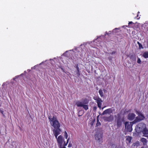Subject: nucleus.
I'll return each instance as SVG.
<instances>
[{"label": "nucleus", "mask_w": 148, "mask_h": 148, "mask_svg": "<svg viewBox=\"0 0 148 148\" xmlns=\"http://www.w3.org/2000/svg\"><path fill=\"white\" fill-rule=\"evenodd\" d=\"M95 137L96 140H97L99 143H101L103 142V135L101 134H95Z\"/></svg>", "instance_id": "7"}, {"label": "nucleus", "mask_w": 148, "mask_h": 148, "mask_svg": "<svg viewBox=\"0 0 148 148\" xmlns=\"http://www.w3.org/2000/svg\"><path fill=\"white\" fill-rule=\"evenodd\" d=\"M55 129L53 130V132L54 133V135L57 140L58 138V137L57 138V136L60 134V132L61 131V130L60 128H55Z\"/></svg>", "instance_id": "9"}, {"label": "nucleus", "mask_w": 148, "mask_h": 148, "mask_svg": "<svg viewBox=\"0 0 148 148\" xmlns=\"http://www.w3.org/2000/svg\"><path fill=\"white\" fill-rule=\"evenodd\" d=\"M18 76H16L15 77H14V78H13V80H15V79H16V78H18Z\"/></svg>", "instance_id": "28"}, {"label": "nucleus", "mask_w": 148, "mask_h": 148, "mask_svg": "<svg viewBox=\"0 0 148 148\" xmlns=\"http://www.w3.org/2000/svg\"><path fill=\"white\" fill-rule=\"evenodd\" d=\"M64 137L66 138L67 139L68 137V135L67 132L65 131L64 132Z\"/></svg>", "instance_id": "23"}, {"label": "nucleus", "mask_w": 148, "mask_h": 148, "mask_svg": "<svg viewBox=\"0 0 148 148\" xmlns=\"http://www.w3.org/2000/svg\"><path fill=\"white\" fill-rule=\"evenodd\" d=\"M83 101V102L79 101H77L76 103V105L77 107H82L85 110H87L88 108V105L86 104L88 103L89 101L86 98L84 99Z\"/></svg>", "instance_id": "4"}, {"label": "nucleus", "mask_w": 148, "mask_h": 148, "mask_svg": "<svg viewBox=\"0 0 148 148\" xmlns=\"http://www.w3.org/2000/svg\"><path fill=\"white\" fill-rule=\"evenodd\" d=\"M137 44H138V45L139 49H143V47L142 45L138 41L137 42Z\"/></svg>", "instance_id": "19"}, {"label": "nucleus", "mask_w": 148, "mask_h": 148, "mask_svg": "<svg viewBox=\"0 0 148 148\" xmlns=\"http://www.w3.org/2000/svg\"><path fill=\"white\" fill-rule=\"evenodd\" d=\"M75 54L76 56L79 57V55L80 57H82L83 56L82 54H80V52H78L77 53V52H76Z\"/></svg>", "instance_id": "20"}, {"label": "nucleus", "mask_w": 148, "mask_h": 148, "mask_svg": "<svg viewBox=\"0 0 148 148\" xmlns=\"http://www.w3.org/2000/svg\"><path fill=\"white\" fill-rule=\"evenodd\" d=\"M133 23L132 22L130 21V22H129V24H132Z\"/></svg>", "instance_id": "32"}, {"label": "nucleus", "mask_w": 148, "mask_h": 148, "mask_svg": "<svg viewBox=\"0 0 148 148\" xmlns=\"http://www.w3.org/2000/svg\"><path fill=\"white\" fill-rule=\"evenodd\" d=\"M142 132L143 134V135H148V129L145 127L143 129Z\"/></svg>", "instance_id": "14"}, {"label": "nucleus", "mask_w": 148, "mask_h": 148, "mask_svg": "<svg viewBox=\"0 0 148 148\" xmlns=\"http://www.w3.org/2000/svg\"><path fill=\"white\" fill-rule=\"evenodd\" d=\"M141 60L140 58H138L137 61V63L139 64H140L141 63Z\"/></svg>", "instance_id": "26"}, {"label": "nucleus", "mask_w": 148, "mask_h": 148, "mask_svg": "<svg viewBox=\"0 0 148 148\" xmlns=\"http://www.w3.org/2000/svg\"><path fill=\"white\" fill-rule=\"evenodd\" d=\"M69 138L67 140L66 143L62 136L61 135H59L57 140V142L59 147L60 148H66L65 146L67 145L69 142Z\"/></svg>", "instance_id": "2"}, {"label": "nucleus", "mask_w": 148, "mask_h": 148, "mask_svg": "<svg viewBox=\"0 0 148 148\" xmlns=\"http://www.w3.org/2000/svg\"><path fill=\"white\" fill-rule=\"evenodd\" d=\"M140 13V12H138V14L137 15V17H138V14Z\"/></svg>", "instance_id": "36"}, {"label": "nucleus", "mask_w": 148, "mask_h": 148, "mask_svg": "<svg viewBox=\"0 0 148 148\" xmlns=\"http://www.w3.org/2000/svg\"><path fill=\"white\" fill-rule=\"evenodd\" d=\"M105 107H104L102 108V109L103 110Z\"/></svg>", "instance_id": "38"}, {"label": "nucleus", "mask_w": 148, "mask_h": 148, "mask_svg": "<svg viewBox=\"0 0 148 148\" xmlns=\"http://www.w3.org/2000/svg\"><path fill=\"white\" fill-rule=\"evenodd\" d=\"M101 125V123L99 121L98 119H97V123H96V126H98L100 125Z\"/></svg>", "instance_id": "24"}, {"label": "nucleus", "mask_w": 148, "mask_h": 148, "mask_svg": "<svg viewBox=\"0 0 148 148\" xmlns=\"http://www.w3.org/2000/svg\"><path fill=\"white\" fill-rule=\"evenodd\" d=\"M123 118H121V116L119 114L116 118V125L118 127H120L122 125V122L124 121Z\"/></svg>", "instance_id": "6"}, {"label": "nucleus", "mask_w": 148, "mask_h": 148, "mask_svg": "<svg viewBox=\"0 0 148 148\" xmlns=\"http://www.w3.org/2000/svg\"><path fill=\"white\" fill-rule=\"evenodd\" d=\"M99 92L101 97H102L104 96L103 93L101 89H100L99 90Z\"/></svg>", "instance_id": "18"}, {"label": "nucleus", "mask_w": 148, "mask_h": 148, "mask_svg": "<svg viewBox=\"0 0 148 148\" xmlns=\"http://www.w3.org/2000/svg\"><path fill=\"white\" fill-rule=\"evenodd\" d=\"M109 33H108L107 32H106L105 35L107 34L108 35H109Z\"/></svg>", "instance_id": "34"}, {"label": "nucleus", "mask_w": 148, "mask_h": 148, "mask_svg": "<svg viewBox=\"0 0 148 148\" xmlns=\"http://www.w3.org/2000/svg\"><path fill=\"white\" fill-rule=\"evenodd\" d=\"M143 56L145 58H148V51H146L144 52L143 54Z\"/></svg>", "instance_id": "15"}, {"label": "nucleus", "mask_w": 148, "mask_h": 148, "mask_svg": "<svg viewBox=\"0 0 148 148\" xmlns=\"http://www.w3.org/2000/svg\"><path fill=\"white\" fill-rule=\"evenodd\" d=\"M140 141L143 143V145L145 146L147 145V140L146 138H141Z\"/></svg>", "instance_id": "13"}, {"label": "nucleus", "mask_w": 148, "mask_h": 148, "mask_svg": "<svg viewBox=\"0 0 148 148\" xmlns=\"http://www.w3.org/2000/svg\"><path fill=\"white\" fill-rule=\"evenodd\" d=\"M147 47L148 48V41H147Z\"/></svg>", "instance_id": "37"}, {"label": "nucleus", "mask_w": 148, "mask_h": 148, "mask_svg": "<svg viewBox=\"0 0 148 148\" xmlns=\"http://www.w3.org/2000/svg\"><path fill=\"white\" fill-rule=\"evenodd\" d=\"M0 112L3 114V111L1 110H0Z\"/></svg>", "instance_id": "29"}, {"label": "nucleus", "mask_w": 148, "mask_h": 148, "mask_svg": "<svg viewBox=\"0 0 148 148\" xmlns=\"http://www.w3.org/2000/svg\"><path fill=\"white\" fill-rule=\"evenodd\" d=\"M126 140L129 143H130L131 141L132 137L129 136H126Z\"/></svg>", "instance_id": "17"}, {"label": "nucleus", "mask_w": 148, "mask_h": 148, "mask_svg": "<svg viewBox=\"0 0 148 148\" xmlns=\"http://www.w3.org/2000/svg\"><path fill=\"white\" fill-rule=\"evenodd\" d=\"M143 136H145L147 137V138L148 139V135H143Z\"/></svg>", "instance_id": "31"}, {"label": "nucleus", "mask_w": 148, "mask_h": 148, "mask_svg": "<svg viewBox=\"0 0 148 148\" xmlns=\"http://www.w3.org/2000/svg\"><path fill=\"white\" fill-rule=\"evenodd\" d=\"M141 129L140 127L137 126L136 127L135 130L137 133H139L141 132Z\"/></svg>", "instance_id": "16"}, {"label": "nucleus", "mask_w": 148, "mask_h": 148, "mask_svg": "<svg viewBox=\"0 0 148 148\" xmlns=\"http://www.w3.org/2000/svg\"><path fill=\"white\" fill-rule=\"evenodd\" d=\"M116 53V52L115 51H113L111 53V54H115Z\"/></svg>", "instance_id": "30"}, {"label": "nucleus", "mask_w": 148, "mask_h": 148, "mask_svg": "<svg viewBox=\"0 0 148 148\" xmlns=\"http://www.w3.org/2000/svg\"><path fill=\"white\" fill-rule=\"evenodd\" d=\"M109 33H108L107 32H106L105 35L107 34L108 35H109Z\"/></svg>", "instance_id": "33"}, {"label": "nucleus", "mask_w": 148, "mask_h": 148, "mask_svg": "<svg viewBox=\"0 0 148 148\" xmlns=\"http://www.w3.org/2000/svg\"><path fill=\"white\" fill-rule=\"evenodd\" d=\"M114 119L113 116L112 115H110V116L108 117H105L104 118V120L105 121H108L109 122L112 121Z\"/></svg>", "instance_id": "11"}, {"label": "nucleus", "mask_w": 148, "mask_h": 148, "mask_svg": "<svg viewBox=\"0 0 148 148\" xmlns=\"http://www.w3.org/2000/svg\"><path fill=\"white\" fill-rule=\"evenodd\" d=\"M135 123H133V121L131 122H126L125 123V131L126 132H131L132 130V125Z\"/></svg>", "instance_id": "5"}, {"label": "nucleus", "mask_w": 148, "mask_h": 148, "mask_svg": "<svg viewBox=\"0 0 148 148\" xmlns=\"http://www.w3.org/2000/svg\"><path fill=\"white\" fill-rule=\"evenodd\" d=\"M117 29H118L117 28H115L114 29H113L112 30V32L113 33V34H116L117 32Z\"/></svg>", "instance_id": "22"}, {"label": "nucleus", "mask_w": 148, "mask_h": 148, "mask_svg": "<svg viewBox=\"0 0 148 148\" xmlns=\"http://www.w3.org/2000/svg\"><path fill=\"white\" fill-rule=\"evenodd\" d=\"M71 145H70V143H69V145H68V147H71Z\"/></svg>", "instance_id": "35"}, {"label": "nucleus", "mask_w": 148, "mask_h": 148, "mask_svg": "<svg viewBox=\"0 0 148 148\" xmlns=\"http://www.w3.org/2000/svg\"><path fill=\"white\" fill-rule=\"evenodd\" d=\"M136 115L134 113H130L127 116V119L130 120L132 121L135 118Z\"/></svg>", "instance_id": "10"}, {"label": "nucleus", "mask_w": 148, "mask_h": 148, "mask_svg": "<svg viewBox=\"0 0 148 148\" xmlns=\"http://www.w3.org/2000/svg\"><path fill=\"white\" fill-rule=\"evenodd\" d=\"M76 74L78 76H79L80 75V73L79 70H77Z\"/></svg>", "instance_id": "25"}, {"label": "nucleus", "mask_w": 148, "mask_h": 148, "mask_svg": "<svg viewBox=\"0 0 148 148\" xmlns=\"http://www.w3.org/2000/svg\"><path fill=\"white\" fill-rule=\"evenodd\" d=\"M105 90V89H103V90L104 91V90Z\"/></svg>", "instance_id": "41"}, {"label": "nucleus", "mask_w": 148, "mask_h": 148, "mask_svg": "<svg viewBox=\"0 0 148 148\" xmlns=\"http://www.w3.org/2000/svg\"><path fill=\"white\" fill-rule=\"evenodd\" d=\"M144 147H142L141 148H144Z\"/></svg>", "instance_id": "40"}, {"label": "nucleus", "mask_w": 148, "mask_h": 148, "mask_svg": "<svg viewBox=\"0 0 148 148\" xmlns=\"http://www.w3.org/2000/svg\"><path fill=\"white\" fill-rule=\"evenodd\" d=\"M130 59L132 60H136V58L135 57H134L133 55H131V56H130Z\"/></svg>", "instance_id": "21"}, {"label": "nucleus", "mask_w": 148, "mask_h": 148, "mask_svg": "<svg viewBox=\"0 0 148 148\" xmlns=\"http://www.w3.org/2000/svg\"><path fill=\"white\" fill-rule=\"evenodd\" d=\"M140 17H139L138 18H137V19H139L140 18Z\"/></svg>", "instance_id": "39"}, {"label": "nucleus", "mask_w": 148, "mask_h": 148, "mask_svg": "<svg viewBox=\"0 0 148 148\" xmlns=\"http://www.w3.org/2000/svg\"><path fill=\"white\" fill-rule=\"evenodd\" d=\"M76 68L77 69V70H79V67L78 66V64H77L76 65Z\"/></svg>", "instance_id": "27"}, {"label": "nucleus", "mask_w": 148, "mask_h": 148, "mask_svg": "<svg viewBox=\"0 0 148 148\" xmlns=\"http://www.w3.org/2000/svg\"><path fill=\"white\" fill-rule=\"evenodd\" d=\"M134 110L136 114L138 116L136 117L135 119L133 121L134 123H136L140 122L145 119V117L142 113L141 112L137 110L136 109H134Z\"/></svg>", "instance_id": "3"}, {"label": "nucleus", "mask_w": 148, "mask_h": 148, "mask_svg": "<svg viewBox=\"0 0 148 148\" xmlns=\"http://www.w3.org/2000/svg\"><path fill=\"white\" fill-rule=\"evenodd\" d=\"M125 134H126V133H125Z\"/></svg>", "instance_id": "42"}, {"label": "nucleus", "mask_w": 148, "mask_h": 148, "mask_svg": "<svg viewBox=\"0 0 148 148\" xmlns=\"http://www.w3.org/2000/svg\"><path fill=\"white\" fill-rule=\"evenodd\" d=\"M96 101L98 107L100 109L101 108L102 103L103 102L102 100L99 97H96L94 98Z\"/></svg>", "instance_id": "8"}, {"label": "nucleus", "mask_w": 148, "mask_h": 148, "mask_svg": "<svg viewBox=\"0 0 148 148\" xmlns=\"http://www.w3.org/2000/svg\"><path fill=\"white\" fill-rule=\"evenodd\" d=\"M48 119L51 125L54 128H58L60 127V124L56 116H53L52 117L51 116H49L48 117Z\"/></svg>", "instance_id": "1"}, {"label": "nucleus", "mask_w": 148, "mask_h": 148, "mask_svg": "<svg viewBox=\"0 0 148 148\" xmlns=\"http://www.w3.org/2000/svg\"><path fill=\"white\" fill-rule=\"evenodd\" d=\"M112 109L111 108H109L104 111L101 114V115H103L107 114H110L112 113Z\"/></svg>", "instance_id": "12"}]
</instances>
